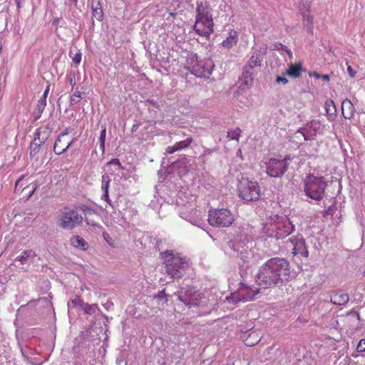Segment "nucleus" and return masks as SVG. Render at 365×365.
Here are the masks:
<instances>
[{"label":"nucleus","instance_id":"11","mask_svg":"<svg viewBox=\"0 0 365 365\" xmlns=\"http://www.w3.org/2000/svg\"><path fill=\"white\" fill-rule=\"evenodd\" d=\"M287 159H270L267 163V173L274 178L282 175L287 169Z\"/></svg>","mask_w":365,"mask_h":365},{"label":"nucleus","instance_id":"25","mask_svg":"<svg viewBox=\"0 0 365 365\" xmlns=\"http://www.w3.org/2000/svg\"><path fill=\"white\" fill-rule=\"evenodd\" d=\"M242 130L239 128H235V129H230L227 133V138L229 140H235L239 141V139L241 136Z\"/></svg>","mask_w":365,"mask_h":365},{"label":"nucleus","instance_id":"9","mask_svg":"<svg viewBox=\"0 0 365 365\" xmlns=\"http://www.w3.org/2000/svg\"><path fill=\"white\" fill-rule=\"evenodd\" d=\"M257 292L243 283H240L237 290L230 294L227 299L232 303L250 301L254 299Z\"/></svg>","mask_w":365,"mask_h":365},{"label":"nucleus","instance_id":"18","mask_svg":"<svg viewBox=\"0 0 365 365\" xmlns=\"http://www.w3.org/2000/svg\"><path fill=\"white\" fill-rule=\"evenodd\" d=\"M262 61V57L260 51H255L252 53L250 58L247 63L246 66L248 69L260 67Z\"/></svg>","mask_w":365,"mask_h":365},{"label":"nucleus","instance_id":"50","mask_svg":"<svg viewBox=\"0 0 365 365\" xmlns=\"http://www.w3.org/2000/svg\"><path fill=\"white\" fill-rule=\"evenodd\" d=\"M309 76L310 77H312V76H314L316 78H320L322 77V75H321V74H319V73H317V72H313V73L309 72Z\"/></svg>","mask_w":365,"mask_h":365},{"label":"nucleus","instance_id":"30","mask_svg":"<svg viewBox=\"0 0 365 365\" xmlns=\"http://www.w3.org/2000/svg\"><path fill=\"white\" fill-rule=\"evenodd\" d=\"M81 307L86 314H92L95 312V307L93 305L83 302L81 303Z\"/></svg>","mask_w":365,"mask_h":365},{"label":"nucleus","instance_id":"34","mask_svg":"<svg viewBox=\"0 0 365 365\" xmlns=\"http://www.w3.org/2000/svg\"><path fill=\"white\" fill-rule=\"evenodd\" d=\"M356 351L359 353L365 351V339H362L359 341L356 347Z\"/></svg>","mask_w":365,"mask_h":365},{"label":"nucleus","instance_id":"48","mask_svg":"<svg viewBox=\"0 0 365 365\" xmlns=\"http://www.w3.org/2000/svg\"><path fill=\"white\" fill-rule=\"evenodd\" d=\"M83 302L80 299L79 297H76L74 299L72 300V303L74 304V305H78V306H81V303H83Z\"/></svg>","mask_w":365,"mask_h":365},{"label":"nucleus","instance_id":"19","mask_svg":"<svg viewBox=\"0 0 365 365\" xmlns=\"http://www.w3.org/2000/svg\"><path fill=\"white\" fill-rule=\"evenodd\" d=\"M70 241L71 245L76 248L86 250L88 247V245L86 241L78 235L73 236Z\"/></svg>","mask_w":365,"mask_h":365},{"label":"nucleus","instance_id":"61","mask_svg":"<svg viewBox=\"0 0 365 365\" xmlns=\"http://www.w3.org/2000/svg\"><path fill=\"white\" fill-rule=\"evenodd\" d=\"M178 299L181 302H183L184 303H186L185 301H184V299H182V297L181 296H178Z\"/></svg>","mask_w":365,"mask_h":365},{"label":"nucleus","instance_id":"28","mask_svg":"<svg viewBox=\"0 0 365 365\" xmlns=\"http://www.w3.org/2000/svg\"><path fill=\"white\" fill-rule=\"evenodd\" d=\"M298 253L304 257H307L309 255V252L305 247V240L303 238L298 240Z\"/></svg>","mask_w":365,"mask_h":365},{"label":"nucleus","instance_id":"62","mask_svg":"<svg viewBox=\"0 0 365 365\" xmlns=\"http://www.w3.org/2000/svg\"><path fill=\"white\" fill-rule=\"evenodd\" d=\"M304 360L298 359V365H300L301 364L304 363Z\"/></svg>","mask_w":365,"mask_h":365},{"label":"nucleus","instance_id":"44","mask_svg":"<svg viewBox=\"0 0 365 365\" xmlns=\"http://www.w3.org/2000/svg\"><path fill=\"white\" fill-rule=\"evenodd\" d=\"M289 240L291 241L292 244L293 245L292 253L294 254V255H297V240L290 238Z\"/></svg>","mask_w":365,"mask_h":365},{"label":"nucleus","instance_id":"20","mask_svg":"<svg viewBox=\"0 0 365 365\" xmlns=\"http://www.w3.org/2000/svg\"><path fill=\"white\" fill-rule=\"evenodd\" d=\"M259 334L255 331H251L244 339V341L246 346H253L259 342Z\"/></svg>","mask_w":365,"mask_h":365},{"label":"nucleus","instance_id":"15","mask_svg":"<svg viewBox=\"0 0 365 365\" xmlns=\"http://www.w3.org/2000/svg\"><path fill=\"white\" fill-rule=\"evenodd\" d=\"M324 109L327 120L329 122L335 121L337 117V111L334 101L331 99H327L324 103Z\"/></svg>","mask_w":365,"mask_h":365},{"label":"nucleus","instance_id":"1","mask_svg":"<svg viewBox=\"0 0 365 365\" xmlns=\"http://www.w3.org/2000/svg\"><path fill=\"white\" fill-rule=\"evenodd\" d=\"M290 273V266L287 260L273 257L260 267L257 282L262 288H269L288 281Z\"/></svg>","mask_w":365,"mask_h":365},{"label":"nucleus","instance_id":"14","mask_svg":"<svg viewBox=\"0 0 365 365\" xmlns=\"http://www.w3.org/2000/svg\"><path fill=\"white\" fill-rule=\"evenodd\" d=\"M341 113L345 119H351L354 116L356 108L349 98H345L341 102Z\"/></svg>","mask_w":365,"mask_h":365},{"label":"nucleus","instance_id":"37","mask_svg":"<svg viewBox=\"0 0 365 365\" xmlns=\"http://www.w3.org/2000/svg\"><path fill=\"white\" fill-rule=\"evenodd\" d=\"M110 182V180L108 179L106 181L103 182L101 188L103 190V192H108Z\"/></svg>","mask_w":365,"mask_h":365},{"label":"nucleus","instance_id":"4","mask_svg":"<svg viewBox=\"0 0 365 365\" xmlns=\"http://www.w3.org/2000/svg\"><path fill=\"white\" fill-rule=\"evenodd\" d=\"M327 182L322 176L316 177L309 174L304 180V190L311 199L320 201L325 196V189Z\"/></svg>","mask_w":365,"mask_h":365},{"label":"nucleus","instance_id":"16","mask_svg":"<svg viewBox=\"0 0 365 365\" xmlns=\"http://www.w3.org/2000/svg\"><path fill=\"white\" fill-rule=\"evenodd\" d=\"M331 302L336 305H345L349 301V296L346 293H342L339 291H336L333 292V294L331 296Z\"/></svg>","mask_w":365,"mask_h":365},{"label":"nucleus","instance_id":"60","mask_svg":"<svg viewBox=\"0 0 365 365\" xmlns=\"http://www.w3.org/2000/svg\"><path fill=\"white\" fill-rule=\"evenodd\" d=\"M169 15H170V16H172L173 18H174V17L175 16L176 14H175V13H174V12H170Z\"/></svg>","mask_w":365,"mask_h":365},{"label":"nucleus","instance_id":"36","mask_svg":"<svg viewBox=\"0 0 365 365\" xmlns=\"http://www.w3.org/2000/svg\"><path fill=\"white\" fill-rule=\"evenodd\" d=\"M91 9L92 10L101 9V6L99 0H92L91 1Z\"/></svg>","mask_w":365,"mask_h":365},{"label":"nucleus","instance_id":"40","mask_svg":"<svg viewBox=\"0 0 365 365\" xmlns=\"http://www.w3.org/2000/svg\"><path fill=\"white\" fill-rule=\"evenodd\" d=\"M347 316H352V317H355L358 321H361V317H360V314L359 312L354 311V310H351L349 311L347 314Z\"/></svg>","mask_w":365,"mask_h":365},{"label":"nucleus","instance_id":"2","mask_svg":"<svg viewBox=\"0 0 365 365\" xmlns=\"http://www.w3.org/2000/svg\"><path fill=\"white\" fill-rule=\"evenodd\" d=\"M212 11V9L208 2L197 3L193 29L199 36L209 37L214 32Z\"/></svg>","mask_w":365,"mask_h":365},{"label":"nucleus","instance_id":"45","mask_svg":"<svg viewBox=\"0 0 365 365\" xmlns=\"http://www.w3.org/2000/svg\"><path fill=\"white\" fill-rule=\"evenodd\" d=\"M103 237L109 245H112V242H111L112 239L108 232H104L103 233Z\"/></svg>","mask_w":365,"mask_h":365},{"label":"nucleus","instance_id":"5","mask_svg":"<svg viewBox=\"0 0 365 365\" xmlns=\"http://www.w3.org/2000/svg\"><path fill=\"white\" fill-rule=\"evenodd\" d=\"M166 273L173 279L182 277L183 272L187 267V262L184 257L179 255H173L172 252L166 251L163 254Z\"/></svg>","mask_w":365,"mask_h":365},{"label":"nucleus","instance_id":"35","mask_svg":"<svg viewBox=\"0 0 365 365\" xmlns=\"http://www.w3.org/2000/svg\"><path fill=\"white\" fill-rule=\"evenodd\" d=\"M72 61L76 65L79 64L81 63V53H79V52L76 53L74 55V56L73 57Z\"/></svg>","mask_w":365,"mask_h":365},{"label":"nucleus","instance_id":"39","mask_svg":"<svg viewBox=\"0 0 365 365\" xmlns=\"http://www.w3.org/2000/svg\"><path fill=\"white\" fill-rule=\"evenodd\" d=\"M107 164L108 165H115L118 166L119 169L122 168L121 163H120V160L117 158L112 159Z\"/></svg>","mask_w":365,"mask_h":365},{"label":"nucleus","instance_id":"31","mask_svg":"<svg viewBox=\"0 0 365 365\" xmlns=\"http://www.w3.org/2000/svg\"><path fill=\"white\" fill-rule=\"evenodd\" d=\"M168 295L165 293V289L160 291L158 294L153 296V299H158L159 301L164 300L163 304H166L168 302Z\"/></svg>","mask_w":365,"mask_h":365},{"label":"nucleus","instance_id":"3","mask_svg":"<svg viewBox=\"0 0 365 365\" xmlns=\"http://www.w3.org/2000/svg\"><path fill=\"white\" fill-rule=\"evenodd\" d=\"M294 230V225L287 216L272 217L264 226V231L267 235L277 239L288 236Z\"/></svg>","mask_w":365,"mask_h":365},{"label":"nucleus","instance_id":"56","mask_svg":"<svg viewBox=\"0 0 365 365\" xmlns=\"http://www.w3.org/2000/svg\"><path fill=\"white\" fill-rule=\"evenodd\" d=\"M138 126H139V125H137V124L133 125L132 126V129H131L132 132H135V131H136V130H137V129L138 128Z\"/></svg>","mask_w":365,"mask_h":365},{"label":"nucleus","instance_id":"58","mask_svg":"<svg viewBox=\"0 0 365 365\" xmlns=\"http://www.w3.org/2000/svg\"><path fill=\"white\" fill-rule=\"evenodd\" d=\"M237 155H239V156L242 159V150H241L240 149H239V150H238Z\"/></svg>","mask_w":365,"mask_h":365},{"label":"nucleus","instance_id":"8","mask_svg":"<svg viewBox=\"0 0 365 365\" xmlns=\"http://www.w3.org/2000/svg\"><path fill=\"white\" fill-rule=\"evenodd\" d=\"M234 220V215L228 209H215L209 211L208 222L212 226L229 227Z\"/></svg>","mask_w":365,"mask_h":365},{"label":"nucleus","instance_id":"26","mask_svg":"<svg viewBox=\"0 0 365 365\" xmlns=\"http://www.w3.org/2000/svg\"><path fill=\"white\" fill-rule=\"evenodd\" d=\"M35 139H34V142H33L31 144V148H30V155L31 157H34L35 156L40 150V144H38V143H36V140L37 139H40L39 138V133L38 132V130H36V132L35 133Z\"/></svg>","mask_w":365,"mask_h":365},{"label":"nucleus","instance_id":"53","mask_svg":"<svg viewBox=\"0 0 365 365\" xmlns=\"http://www.w3.org/2000/svg\"><path fill=\"white\" fill-rule=\"evenodd\" d=\"M50 87H51V85L50 83H48L43 93L45 94V96H48L49 91H50Z\"/></svg>","mask_w":365,"mask_h":365},{"label":"nucleus","instance_id":"21","mask_svg":"<svg viewBox=\"0 0 365 365\" xmlns=\"http://www.w3.org/2000/svg\"><path fill=\"white\" fill-rule=\"evenodd\" d=\"M254 73V69H248L247 66L245 65L243 68L242 78H243V83L248 87L252 81V75Z\"/></svg>","mask_w":365,"mask_h":365},{"label":"nucleus","instance_id":"23","mask_svg":"<svg viewBox=\"0 0 365 365\" xmlns=\"http://www.w3.org/2000/svg\"><path fill=\"white\" fill-rule=\"evenodd\" d=\"M193 142V138L191 136H189L186 139L176 142L175 143L177 151H180L182 150L186 149L190 146L192 143Z\"/></svg>","mask_w":365,"mask_h":365},{"label":"nucleus","instance_id":"51","mask_svg":"<svg viewBox=\"0 0 365 365\" xmlns=\"http://www.w3.org/2000/svg\"><path fill=\"white\" fill-rule=\"evenodd\" d=\"M69 83L70 85L73 87L75 85H76V78H75V76H73V77H71L70 79H69Z\"/></svg>","mask_w":365,"mask_h":365},{"label":"nucleus","instance_id":"41","mask_svg":"<svg viewBox=\"0 0 365 365\" xmlns=\"http://www.w3.org/2000/svg\"><path fill=\"white\" fill-rule=\"evenodd\" d=\"M334 207H335V203H334L333 205H331V206H329V207L327 208V210H326L324 211V214H325L326 215H333V214H334V212H333V210H334Z\"/></svg>","mask_w":365,"mask_h":365},{"label":"nucleus","instance_id":"33","mask_svg":"<svg viewBox=\"0 0 365 365\" xmlns=\"http://www.w3.org/2000/svg\"><path fill=\"white\" fill-rule=\"evenodd\" d=\"M285 74H287L294 78H296L297 77V63L292 64L290 68L286 71Z\"/></svg>","mask_w":365,"mask_h":365},{"label":"nucleus","instance_id":"63","mask_svg":"<svg viewBox=\"0 0 365 365\" xmlns=\"http://www.w3.org/2000/svg\"><path fill=\"white\" fill-rule=\"evenodd\" d=\"M36 188V187H35V188L32 190V192H31V195H32V194L34 192V191H35Z\"/></svg>","mask_w":365,"mask_h":365},{"label":"nucleus","instance_id":"42","mask_svg":"<svg viewBox=\"0 0 365 365\" xmlns=\"http://www.w3.org/2000/svg\"><path fill=\"white\" fill-rule=\"evenodd\" d=\"M106 128L104 127L101 132V135L99 137V141H106Z\"/></svg>","mask_w":365,"mask_h":365},{"label":"nucleus","instance_id":"52","mask_svg":"<svg viewBox=\"0 0 365 365\" xmlns=\"http://www.w3.org/2000/svg\"><path fill=\"white\" fill-rule=\"evenodd\" d=\"M324 81H330V76L328 74L322 75L321 77Z\"/></svg>","mask_w":365,"mask_h":365},{"label":"nucleus","instance_id":"12","mask_svg":"<svg viewBox=\"0 0 365 365\" xmlns=\"http://www.w3.org/2000/svg\"><path fill=\"white\" fill-rule=\"evenodd\" d=\"M73 138L68 136V129L66 128L64 131L61 133L57 138L53 150L56 155H61L68 150L70 145L73 143Z\"/></svg>","mask_w":365,"mask_h":365},{"label":"nucleus","instance_id":"6","mask_svg":"<svg viewBox=\"0 0 365 365\" xmlns=\"http://www.w3.org/2000/svg\"><path fill=\"white\" fill-rule=\"evenodd\" d=\"M56 222L59 227L71 230L82 224L83 217L76 210L66 206L58 210Z\"/></svg>","mask_w":365,"mask_h":365},{"label":"nucleus","instance_id":"55","mask_svg":"<svg viewBox=\"0 0 365 365\" xmlns=\"http://www.w3.org/2000/svg\"><path fill=\"white\" fill-rule=\"evenodd\" d=\"M105 142L106 141H99L100 148L102 150V152H104V150H105Z\"/></svg>","mask_w":365,"mask_h":365},{"label":"nucleus","instance_id":"22","mask_svg":"<svg viewBox=\"0 0 365 365\" xmlns=\"http://www.w3.org/2000/svg\"><path fill=\"white\" fill-rule=\"evenodd\" d=\"M304 26L307 28V32L313 33V18L310 16L308 11L302 14Z\"/></svg>","mask_w":365,"mask_h":365},{"label":"nucleus","instance_id":"13","mask_svg":"<svg viewBox=\"0 0 365 365\" xmlns=\"http://www.w3.org/2000/svg\"><path fill=\"white\" fill-rule=\"evenodd\" d=\"M212 68L213 63L211 60L198 61L193 66L192 73L197 77L207 78L211 74Z\"/></svg>","mask_w":365,"mask_h":365},{"label":"nucleus","instance_id":"17","mask_svg":"<svg viewBox=\"0 0 365 365\" xmlns=\"http://www.w3.org/2000/svg\"><path fill=\"white\" fill-rule=\"evenodd\" d=\"M238 33L234 29H230L228 31V36L225 40L222 43L223 47L226 48H231L237 43Z\"/></svg>","mask_w":365,"mask_h":365},{"label":"nucleus","instance_id":"47","mask_svg":"<svg viewBox=\"0 0 365 365\" xmlns=\"http://www.w3.org/2000/svg\"><path fill=\"white\" fill-rule=\"evenodd\" d=\"M347 71L351 78H354L356 76V71L351 67V66H349L347 68Z\"/></svg>","mask_w":365,"mask_h":365},{"label":"nucleus","instance_id":"57","mask_svg":"<svg viewBox=\"0 0 365 365\" xmlns=\"http://www.w3.org/2000/svg\"><path fill=\"white\" fill-rule=\"evenodd\" d=\"M21 1H22V0H16V5H17V7H18V8H20V7H21Z\"/></svg>","mask_w":365,"mask_h":365},{"label":"nucleus","instance_id":"32","mask_svg":"<svg viewBox=\"0 0 365 365\" xmlns=\"http://www.w3.org/2000/svg\"><path fill=\"white\" fill-rule=\"evenodd\" d=\"M92 13H93V16L94 18H96L98 21H101L103 19V10H102V8L101 9H94V10H92Z\"/></svg>","mask_w":365,"mask_h":365},{"label":"nucleus","instance_id":"54","mask_svg":"<svg viewBox=\"0 0 365 365\" xmlns=\"http://www.w3.org/2000/svg\"><path fill=\"white\" fill-rule=\"evenodd\" d=\"M273 349L272 347L269 346L268 347L265 351H264V354L265 356L269 355L270 354V351Z\"/></svg>","mask_w":365,"mask_h":365},{"label":"nucleus","instance_id":"46","mask_svg":"<svg viewBox=\"0 0 365 365\" xmlns=\"http://www.w3.org/2000/svg\"><path fill=\"white\" fill-rule=\"evenodd\" d=\"M102 199L104 200L105 201H106V202L108 204H109L110 205H112V203H111V200L109 197V195H108V192H105L103 193V196H102Z\"/></svg>","mask_w":365,"mask_h":365},{"label":"nucleus","instance_id":"27","mask_svg":"<svg viewBox=\"0 0 365 365\" xmlns=\"http://www.w3.org/2000/svg\"><path fill=\"white\" fill-rule=\"evenodd\" d=\"M46 106V101L40 98L36 104V107L35 109V113H36V118H39L44 110V108Z\"/></svg>","mask_w":365,"mask_h":365},{"label":"nucleus","instance_id":"10","mask_svg":"<svg viewBox=\"0 0 365 365\" xmlns=\"http://www.w3.org/2000/svg\"><path fill=\"white\" fill-rule=\"evenodd\" d=\"M322 124L319 120H312L309 121L304 127L298 129V133H301L304 141L311 140L314 138L317 133L321 130Z\"/></svg>","mask_w":365,"mask_h":365},{"label":"nucleus","instance_id":"43","mask_svg":"<svg viewBox=\"0 0 365 365\" xmlns=\"http://www.w3.org/2000/svg\"><path fill=\"white\" fill-rule=\"evenodd\" d=\"M276 81L277 83H282L283 84H286L288 82V80L285 76H277Z\"/></svg>","mask_w":365,"mask_h":365},{"label":"nucleus","instance_id":"7","mask_svg":"<svg viewBox=\"0 0 365 365\" xmlns=\"http://www.w3.org/2000/svg\"><path fill=\"white\" fill-rule=\"evenodd\" d=\"M239 197L245 201L258 200L261 196L260 187L257 182L242 178L237 185Z\"/></svg>","mask_w":365,"mask_h":365},{"label":"nucleus","instance_id":"24","mask_svg":"<svg viewBox=\"0 0 365 365\" xmlns=\"http://www.w3.org/2000/svg\"><path fill=\"white\" fill-rule=\"evenodd\" d=\"M35 256V252L31 250H25L22 252V254L18 256L15 260L19 261L21 264H26L28 259L30 257H34Z\"/></svg>","mask_w":365,"mask_h":365},{"label":"nucleus","instance_id":"49","mask_svg":"<svg viewBox=\"0 0 365 365\" xmlns=\"http://www.w3.org/2000/svg\"><path fill=\"white\" fill-rule=\"evenodd\" d=\"M297 71H298V78L300 77L301 73H302V71H305V70L302 68L301 62H298Z\"/></svg>","mask_w":365,"mask_h":365},{"label":"nucleus","instance_id":"59","mask_svg":"<svg viewBox=\"0 0 365 365\" xmlns=\"http://www.w3.org/2000/svg\"><path fill=\"white\" fill-rule=\"evenodd\" d=\"M47 96H45V94H44V93H43L42 96H41L40 98H41V99H43V100L46 101V98H47Z\"/></svg>","mask_w":365,"mask_h":365},{"label":"nucleus","instance_id":"29","mask_svg":"<svg viewBox=\"0 0 365 365\" xmlns=\"http://www.w3.org/2000/svg\"><path fill=\"white\" fill-rule=\"evenodd\" d=\"M81 100V93L79 91H76L71 96L70 104L75 105L80 102Z\"/></svg>","mask_w":365,"mask_h":365},{"label":"nucleus","instance_id":"38","mask_svg":"<svg viewBox=\"0 0 365 365\" xmlns=\"http://www.w3.org/2000/svg\"><path fill=\"white\" fill-rule=\"evenodd\" d=\"M175 152H178L177 151V149H176V147H175V145L174 144L173 145H171V146H168L165 149V153L167 154H173Z\"/></svg>","mask_w":365,"mask_h":365}]
</instances>
